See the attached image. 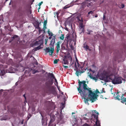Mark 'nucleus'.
Here are the masks:
<instances>
[{"mask_svg": "<svg viewBox=\"0 0 126 126\" xmlns=\"http://www.w3.org/2000/svg\"><path fill=\"white\" fill-rule=\"evenodd\" d=\"M82 96L84 99L85 103L87 102L88 103L89 99L92 102H94L97 99V96L98 95L92 92L91 88H88V90H86Z\"/></svg>", "mask_w": 126, "mask_h": 126, "instance_id": "obj_1", "label": "nucleus"}, {"mask_svg": "<svg viewBox=\"0 0 126 126\" xmlns=\"http://www.w3.org/2000/svg\"><path fill=\"white\" fill-rule=\"evenodd\" d=\"M78 81L79 86L78 88V90L81 96L84 94V93L86 91V90H88V88H87V86L86 84L85 81L83 80L82 81H80L79 79H78Z\"/></svg>", "mask_w": 126, "mask_h": 126, "instance_id": "obj_2", "label": "nucleus"}, {"mask_svg": "<svg viewBox=\"0 0 126 126\" xmlns=\"http://www.w3.org/2000/svg\"><path fill=\"white\" fill-rule=\"evenodd\" d=\"M93 113L91 115V120L94 122H95V125L96 126H100V124L98 119V112L96 110H94L93 112Z\"/></svg>", "mask_w": 126, "mask_h": 126, "instance_id": "obj_3", "label": "nucleus"}, {"mask_svg": "<svg viewBox=\"0 0 126 126\" xmlns=\"http://www.w3.org/2000/svg\"><path fill=\"white\" fill-rule=\"evenodd\" d=\"M112 77H113V78L110 77V79L112 80L111 82L113 84H118L122 83V78L121 77L115 76V75H112Z\"/></svg>", "mask_w": 126, "mask_h": 126, "instance_id": "obj_4", "label": "nucleus"}, {"mask_svg": "<svg viewBox=\"0 0 126 126\" xmlns=\"http://www.w3.org/2000/svg\"><path fill=\"white\" fill-rule=\"evenodd\" d=\"M44 50L45 51V55L47 54V53H49V55H52L54 52V48L52 47L51 49H50L49 47H46L45 49H44Z\"/></svg>", "mask_w": 126, "mask_h": 126, "instance_id": "obj_5", "label": "nucleus"}, {"mask_svg": "<svg viewBox=\"0 0 126 126\" xmlns=\"http://www.w3.org/2000/svg\"><path fill=\"white\" fill-rule=\"evenodd\" d=\"M42 41L41 40H39L38 41H36L35 43L34 44V45L35 46H38L39 45V46L38 47H37L35 48L33 50H34V51H36L40 49V46L42 44Z\"/></svg>", "mask_w": 126, "mask_h": 126, "instance_id": "obj_6", "label": "nucleus"}, {"mask_svg": "<svg viewBox=\"0 0 126 126\" xmlns=\"http://www.w3.org/2000/svg\"><path fill=\"white\" fill-rule=\"evenodd\" d=\"M19 39V36L17 35H15L12 37L10 40L9 41L10 42H12V41L15 40V42H17Z\"/></svg>", "mask_w": 126, "mask_h": 126, "instance_id": "obj_7", "label": "nucleus"}, {"mask_svg": "<svg viewBox=\"0 0 126 126\" xmlns=\"http://www.w3.org/2000/svg\"><path fill=\"white\" fill-rule=\"evenodd\" d=\"M52 83L53 82L52 81L51 82V84H50L49 82H46L45 83L46 88L48 91H51L53 88V87L51 86V85L52 84Z\"/></svg>", "mask_w": 126, "mask_h": 126, "instance_id": "obj_8", "label": "nucleus"}, {"mask_svg": "<svg viewBox=\"0 0 126 126\" xmlns=\"http://www.w3.org/2000/svg\"><path fill=\"white\" fill-rule=\"evenodd\" d=\"M17 12L20 16L25 14V11L24 10H23L22 8H19L17 10Z\"/></svg>", "mask_w": 126, "mask_h": 126, "instance_id": "obj_9", "label": "nucleus"}, {"mask_svg": "<svg viewBox=\"0 0 126 126\" xmlns=\"http://www.w3.org/2000/svg\"><path fill=\"white\" fill-rule=\"evenodd\" d=\"M124 94H122L121 98H120V100L121 102L123 104L125 103V104L126 105V97H124Z\"/></svg>", "mask_w": 126, "mask_h": 126, "instance_id": "obj_10", "label": "nucleus"}, {"mask_svg": "<svg viewBox=\"0 0 126 126\" xmlns=\"http://www.w3.org/2000/svg\"><path fill=\"white\" fill-rule=\"evenodd\" d=\"M36 69H34V68H32L31 70L32 71V73L33 74H34L36 73L39 72L41 71V70L39 69V68L38 67H36Z\"/></svg>", "mask_w": 126, "mask_h": 126, "instance_id": "obj_11", "label": "nucleus"}, {"mask_svg": "<svg viewBox=\"0 0 126 126\" xmlns=\"http://www.w3.org/2000/svg\"><path fill=\"white\" fill-rule=\"evenodd\" d=\"M61 43V42L60 41H59L57 43V46H56V52L57 53H58L59 52V50H60V44Z\"/></svg>", "mask_w": 126, "mask_h": 126, "instance_id": "obj_12", "label": "nucleus"}, {"mask_svg": "<svg viewBox=\"0 0 126 126\" xmlns=\"http://www.w3.org/2000/svg\"><path fill=\"white\" fill-rule=\"evenodd\" d=\"M105 75L102 74L99 75L98 74L97 75L96 77H98L100 79L103 80L104 79Z\"/></svg>", "mask_w": 126, "mask_h": 126, "instance_id": "obj_13", "label": "nucleus"}, {"mask_svg": "<svg viewBox=\"0 0 126 126\" xmlns=\"http://www.w3.org/2000/svg\"><path fill=\"white\" fill-rule=\"evenodd\" d=\"M67 57L66 56H64V58L63 59V63L64 64H67L68 63Z\"/></svg>", "mask_w": 126, "mask_h": 126, "instance_id": "obj_14", "label": "nucleus"}, {"mask_svg": "<svg viewBox=\"0 0 126 126\" xmlns=\"http://www.w3.org/2000/svg\"><path fill=\"white\" fill-rule=\"evenodd\" d=\"M110 77H111V76H105V77L104 78V79L103 80H104L105 82H108L109 81V78L110 79Z\"/></svg>", "mask_w": 126, "mask_h": 126, "instance_id": "obj_15", "label": "nucleus"}, {"mask_svg": "<svg viewBox=\"0 0 126 126\" xmlns=\"http://www.w3.org/2000/svg\"><path fill=\"white\" fill-rule=\"evenodd\" d=\"M56 36L55 35L53 36V38L51 41L50 44L51 45H53L55 42Z\"/></svg>", "mask_w": 126, "mask_h": 126, "instance_id": "obj_16", "label": "nucleus"}, {"mask_svg": "<svg viewBox=\"0 0 126 126\" xmlns=\"http://www.w3.org/2000/svg\"><path fill=\"white\" fill-rule=\"evenodd\" d=\"M80 64H78V66L79 67H80L81 69H82L84 67V63H83V62H80Z\"/></svg>", "mask_w": 126, "mask_h": 126, "instance_id": "obj_17", "label": "nucleus"}, {"mask_svg": "<svg viewBox=\"0 0 126 126\" xmlns=\"http://www.w3.org/2000/svg\"><path fill=\"white\" fill-rule=\"evenodd\" d=\"M89 76L90 78L92 79H93L94 80L95 82H96L97 81V79L96 78L93 76H92L90 73L88 75Z\"/></svg>", "mask_w": 126, "mask_h": 126, "instance_id": "obj_18", "label": "nucleus"}, {"mask_svg": "<svg viewBox=\"0 0 126 126\" xmlns=\"http://www.w3.org/2000/svg\"><path fill=\"white\" fill-rule=\"evenodd\" d=\"M79 28L80 30H81V29L82 28H84V26L83 25V22H81L79 23Z\"/></svg>", "mask_w": 126, "mask_h": 126, "instance_id": "obj_19", "label": "nucleus"}, {"mask_svg": "<svg viewBox=\"0 0 126 126\" xmlns=\"http://www.w3.org/2000/svg\"><path fill=\"white\" fill-rule=\"evenodd\" d=\"M119 93L117 92L116 94L117 95L115 97V98L117 99L118 100H120V98H119L120 97V95L118 94Z\"/></svg>", "mask_w": 126, "mask_h": 126, "instance_id": "obj_20", "label": "nucleus"}, {"mask_svg": "<svg viewBox=\"0 0 126 126\" xmlns=\"http://www.w3.org/2000/svg\"><path fill=\"white\" fill-rule=\"evenodd\" d=\"M50 118L51 119L50 120V121H49V123L50 124L53 122L55 120V119L54 117H50Z\"/></svg>", "mask_w": 126, "mask_h": 126, "instance_id": "obj_21", "label": "nucleus"}, {"mask_svg": "<svg viewBox=\"0 0 126 126\" xmlns=\"http://www.w3.org/2000/svg\"><path fill=\"white\" fill-rule=\"evenodd\" d=\"M79 31H81V32H80L79 33L80 34H81L82 33H83L84 32V28H82V29H81V30H80L79 29Z\"/></svg>", "mask_w": 126, "mask_h": 126, "instance_id": "obj_22", "label": "nucleus"}, {"mask_svg": "<svg viewBox=\"0 0 126 126\" xmlns=\"http://www.w3.org/2000/svg\"><path fill=\"white\" fill-rule=\"evenodd\" d=\"M49 74L51 78H52L53 79H54L55 78L54 75L53 73H49Z\"/></svg>", "mask_w": 126, "mask_h": 126, "instance_id": "obj_23", "label": "nucleus"}, {"mask_svg": "<svg viewBox=\"0 0 126 126\" xmlns=\"http://www.w3.org/2000/svg\"><path fill=\"white\" fill-rule=\"evenodd\" d=\"M80 72L78 71L77 69L75 74L77 76H79V75H80Z\"/></svg>", "mask_w": 126, "mask_h": 126, "instance_id": "obj_24", "label": "nucleus"}, {"mask_svg": "<svg viewBox=\"0 0 126 126\" xmlns=\"http://www.w3.org/2000/svg\"><path fill=\"white\" fill-rule=\"evenodd\" d=\"M0 73H1V74H3V76L5 74V71L4 70H0Z\"/></svg>", "mask_w": 126, "mask_h": 126, "instance_id": "obj_25", "label": "nucleus"}, {"mask_svg": "<svg viewBox=\"0 0 126 126\" xmlns=\"http://www.w3.org/2000/svg\"><path fill=\"white\" fill-rule=\"evenodd\" d=\"M87 31L88 32L87 33L88 34H91L90 33L93 32V31L89 29H87Z\"/></svg>", "mask_w": 126, "mask_h": 126, "instance_id": "obj_26", "label": "nucleus"}, {"mask_svg": "<svg viewBox=\"0 0 126 126\" xmlns=\"http://www.w3.org/2000/svg\"><path fill=\"white\" fill-rule=\"evenodd\" d=\"M88 67H87L86 68H84L83 69L84 71H80V74L81 75L82 73H83L85 72V71H86Z\"/></svg>", "mask_w": 126, "mask_h": 126, "instance_id": "obj_27", "label": "nucleus"}, {"mask_svg": "<svg viewBox=\"0 0 126 126\" xmlns=\"http://www.w3.org/2000/svg\"><path fill=\"white\" fill-rule=\"evenodd\" d=\"M47 20H45V21L44 22L43 25H44V29H45H45L46 28V24H47Z\"/></svg>", "mask_w": 126, "mask_h": 126, "instance_id": "obj_28", "label": "nucleus"}, {"mask_svg": "<svg viewBox=\"0 0 126 126\" xmlns=\"http://www.w3.org/2000/svg\"><path fill=\"white\" fill-rule=\"evenodd\" d=\"M84 48H85V49L86 50L87 49H88L89 50H90V49H89V46L87 45H86V46H84Z\"/></svg>", "mask_w": 126, "mask_h": 126, "instance_id": "obj_29", "label": "nucleus"}, {"mask_svg": "<svg viewBox=\"0 0 126 126\" xmlns=\"http://www.w3.org/2000/svg\"><path fill=\"white\" fill-rule=\"evenodd\" d=\"M58 61H59V59L55 60L54 61V64L57 63Z\"/></svg>", "mask_w": 126, "mask_h": 126, "instance_id": "obj_30", "label": "nucleus"}, {"mask_svg": "<svg viewBox=\"0 0 126 126\" xmlns=\"http://www.w3.org/2000/svg\"><path fill=\"white\" fill-rule=\"evenodd\" d=\"M60 38L61 39L63 40L64 38V35L63 34H62L61 36L60 37Z\"/></svg>", "mask_w": 126, "mask_h": 126, "instance_id": "obj_31", "label": "nucleus"}, {"mask_svg": "<svg viewBox=\"0 0 126 126\" xmlns=\"http://www.w3.org/2000/svg\"><path fill=\"white\" fill-rule=\"evenodd\" d=\"M55 80V85L56 86H57L58 85V82H57V80L55 78L54 79Z\"/></svg>", "mask_w": 126, "mask_h": 126, "instance_id": "obj_32", "label": "nucleus"}, {"mask_svg": "<svg viewBox=\"0 0 126 126\" xmlns=\"http://www.w3.org/2000/svg\"><path fill=\"white\" fill-rule=\"evenodd\" d=\"M48 34H49V35H50L51 36H52L53 35V34L51 32H50L49 31L48 32Z\"/></svg>", "mask_w": 126, "mask_h": 126, "instance_id": "obj_33", "label": "nucleus"}, {"mask_svg": "<svg viewBox=\"0 0 126 126\" xmlns=\"http://www.w3.org/2000/svg\"><path fill=\"white\" fill-rule=\"evenodd\" d=\"M70 6V5L69 6V5H67L65 6L64 8V9H66L67 8H69Z\"/></svg>", "mask_w": 126, "mask_h": 126, "instance_id": "obj_34", "label": "nucleus"}, {"mask_svg": "<svg viewBox=\"0 0 126 126\" xmlns=\"http://www.w3.org/2000/svg\"><path fill=\"white\" fill-rule=\"evenodd\" d=\"M120 6L121 7L120 8H123L125 6V5L124 4H122L121 5H120Z\"/></svg>", "mask_w": 126, "mask_h": 126, "instance_id": "obj_35", "label": "nucleus"}, {"mask_svg": "<svg viewBox=\"0 0 126 126\" xmlns=\"http://www.w3.org/2000/svg\"><path fill=\"white\" fill-rule=\"evenodd\" d=\"M93 13V11H91L88 13V14L89 15L90 14H92Z\"/></svg>", "mask_w": 126, "mask_h": 126, "instance_id": "obj_36", "label": "nucleus"}, {"mask_svg": "<svg viewBox=\"0 0 126 126\" xmlns=\"http://www.w3.org/2000/svg\"><path fill=\"white\" fill-rule=\"evenodd\" d=\"M104 88H103L102 90L101 91L100 93H105V92L104 91Z\"/></svg>", "mask_w": 126, "mask_h": 126, "instance_id": "obj_37", "label": "nucleus"}, {"mask_svg": "<svg viewBox=\"0 0 126 126\" xmlns=\"http://www.w3.org/2000/svg\"><path fill=\"white\" fill-rule=\"evenodd\" d=\"M79 0H76V1H72V2L71 3V4H72V3H75L76 2H78Z\"/></svg>", "mask_w": 126, "mask_h": 126, "instance_id": "obj_38", "label": "nucleus"}, {"mask_svg": "<svg viewBox=\"0 0 126 126\" xmlns=\"http://www.w3.org/2000/svg\"><path fill=\"white\" fill-rule=\"evenodd\" d=\"M96 93H95L96 94H97V93H100L98 90L97 89H96Z\"/></svg>", "mask_w": 126, "mask_h": 126, "instance_id": "obj_39", "label": "nucleus"}, {"mask_svg": "<svg viewBox=\"0 0 126 126\" xmlns=\"http://www.w3.org/2000/svg\"><path fill=\"white\" fill-rule=\"evenodd\" d=\"M75 67L76 69H78V68L77 67V65H76V62H75Z\"/></svg>", "mask_w": 126, "mask_h": 126, "instance_id": "obj_40", "label": "nucleus"}, {"mask_svg": "<svg viewBox=\"0 0 126 126\" xmlns=\"http://www.w3.org/2000/svg\"><path fill=\"white\" fill-rule=\"evenodd\" d=\"M82 126H89V125L86 123L83 125Z\"/></svg>", "mask_w": 126, "mask_h": 126, "instance_id": "obj_41", "label": "nucleus"}, {"mask_svg": "<svg viewBox=\"0 0 126 126\" xmlns=\"http://www.w3.org/2000/svg\"><path fill=\"white\" fill-rule=\"evenodd\" d=\"M43 3V1H41V2H40L39 4L38 5L39 6H40Z\"/></svg>", "mask_w": 126, "mask_h": 126, "instance_id": "obj_42", "label": "nucleus"}, {"mask_svg": "<svg viewBox=\"0 0 126 126\" xmlns=\"http://www.w3.org/2000/svg\"><path fill=\"white\" fill-rule=\"evenodd\" d=\"M76 61L77 62V63L78 65V64H79V63H78V60L77 59V58L76 57Z\"/></svg>", "mask_w": 126, "mask_h": 126, "instance_id": "obj_43", "label": "nucleus"}, {"mask_svg": "<svg viewBox=\"0 0 126 126\" xmlns=\"http://www.w3.org/2000/svg\"><path fill=\"white\" fill-rule=\"evenodd\" d=\"M69 37H69V35H67V36H66V37H65V38L66 39L68 40V39H69Z\"/></svg>", "mask_w": 126, "mask_h": 126, "instance_id": "obj_44", "label": "nucleus"}, {"mask_svg": "<svg viewBox=\"0 0 126 126\" xmlns=\"http://www.w3.org/2000/svg\"><path fill=\"white\" fill-rule=\"evenodd\" d=\"M1 27V25H0V34H1V33L2 32V31H1V29L0 28Z\"/></svg>", "mask_w": 126, "mask_h": 126, "instance_id": "obj_45", "label": "nucleus"}, {"mask_svg": "<svg viewBox=\"0 0 126 126\" xmlns=\"http://www.w3.org/2000/svg\"><path fill=\"white\" fill-rule=\"evenodd\" d=\"M82 18H81V20H80V19H78V20L79 21H80L81 22H83V20H82Z\"/></svg>", "mask_w": 126, "mask_h": 126, "instance_id": "obj_46", "label": "nucleus"}, {"mask_svg": "<svg viewBox=\"0 0 126 126\" xmlns=\"http://www.w3.org/2000/svg\"><path fill=\"white\" fill-rule=\"evenodd\" d=\"M63 66L66 69L68 68V66H65V65H63Z\"/></svg>", "mask_w": 126, "mask_h": 126, "instance_id": "obj_47", "label": "nucleus"}, {"mask_svg": "<svg viewBox=\"0 0 126 126\" xmlns=\"http://www.w3.org/2000/svg\"><path fill=\"white\" fill-rule=\"evenodd\" d=\"M106 16L105 15H104L103 16V20H104L105 19V18Z\"/></svg>", "mask_w": 126, "mask_h": 126, "instance_id": "obj_48", "label": "nucleus"}, {"mask_svg": "<svg viewBox=\"0 0 126 126\" xmlns=\"http://www.w3.org/2000/svg\"><path fill=\"white\" fill-rule=\"evenodd\" d=\"M23 96L24 97L25 99V100H26V98L25 96V94H24L23 95Z\"/></svg>", "mask_w": 126, "mask_h": 126, "instance_id": "obj_49", "label": "nucleus"}, {"mask_svg": "<svg viewBox=\"0 0 126 126\" xmlns=\"http://www.w3.org/2000/svg\"><path fill=\"white\" fill-rule=\"evenodd\" d=\"M3 91V89H1L0 90V92H2Z\"/></svg>", "mask_w": 126, "mask_h": 126, "instance_id": "obj_50", "label": "nucleus"}, {"mask_svg": "<svg viewBox=\"0 0 126 126\" xmlns=\"http://www.w3.org/2000/svg\"><path fill=\"white\" fill-rule=\"evenodd\" d=\"M12 1V0H11L10 2L9 3V5H10L11 4V1Z\"/></svg>", "mask_w": 126, "mask_h": 126, "instance_id": "obj_51", "label": "nucleus"}, {"mask_svg": "<svg viewBox=\"0 0 126 126\" xmlns=\"http://www.w3.org/2000/svg\"><path fill=\"white\" fill-rule=\"evenodd\" d=\"M35 64L36 65H38V63L37 62H36L35 63Z\"/></svg>", "mask_w": 126, "mask_h": 126, "instance_id": "obj_52", "label": "nucleus"}, {"mask_svg": "<svg viewBox=\"0 0 126 126\" xmlns=\"http://www.w3.org/2000/svg\"><path fill=\"white\" fill-rule=\"evenodd\" d=\"M98 16V15H96L95 16V17H97Z\"/></svg>", "mask_w": 126, "mask_h": 126, "instance_id": "obj_53", "label": "nucleus"}, {"mask_svg": "<svg viewBox=\"0 0 126 126\" xmlns=\"http://www.w3.org/2000/svg\"><path fill=\"white\" fill-rule=\"evenodd\" d=\"M51 36L49 37V39H51Z\"/></svg>", "mask_w": 126, "mask_h": 126, "instance_id": "obj_54", "label": "nucleus"}, {"mask_svg": "<svg viewBox=\"0 0 126 126\" xmlns=\"http://www.w3.org/2000/svg\"><path fill=\"white\" fill-rule=\"evenodd\" d=\"M39 22H38V27H39Z\"/></svg>", "mask_w": 126, "mask_h": 126, "instance_id": "obj_55", "label": "nucleus"}, {"mask_svg": "<svg viewBox=\"0 0 126 126\" xmlns=\"http://www.w3.org/2000/svg\"><path fill=\"white\" fill-rule=\"evenodd\" d=\"M61 47L62 48H63V47H64V46H63L62 45H61Z\"/></svg>", "mask_w": 126, "mask_h": 126, "instance_id": "obj_56", "label": "nucleus"}, {"mask_svg": "<svg viewBox=\"0 0 126 126\" xmlns=\"http://www.w3.org/2000/svg\"><path fill=\"white\" fill-rule=\"evenodd\" d=\"M23 124V123L22 121L21 122V124Z\"/></svg>", "mask_w": 126, "mask_h": 126, "instance_id": "obj_57", "label": "nucleus"}, {"mask_svg": "<svg viewBox=\"0 0 126 126\" xmlns=\"http://www.w3.org/2000/svg\"><path fill=\"white\" fill-rule=\"evenodd\" d=\"M39 6V8H38V9H39L40 8V6Z\"/></svg>", "mask_w": 126, "mask_h": 126, "instance_id": "obj_58", "label": "nucleus"}, {"mask_svg": "<svg viewBox=\"0 0 126 126\" xmlns=\"http://www.w3.org/2000/svg\"><path fill=\"white\" fill-rule=\"evenodd\" d=\"M17 82L16 83V85H17Z\"/></svg>", "mask_w": 126, "mask_h": 126, "instance_id": "obj_59", "label": "nucleus"}, {"mask_svg": "<svg viewBox=\"0 0 126 126\" xmlns=\"http://www.w3.org/2000/svg\"><path fill=\"white\" fill-rule=\"evenodd\" d=\"M8 0H5V2H6L8 1Z\"/></svg>", "mask_w": 126, "mask_h": 126, "instance_id": "obj_60", "label": "nucleus"}, {"mask_svg": "<svg viewBox=\"0 0 126 126\" xmlns=\"http://www.w3.org/2000/svg\"><path fill=\"white\" fill-rule=\"evenodd\" d=\"M47 43V42H46H46L45 43V44H46Z\"/></svg>", "mask_w": 126, "mask_h": 126, "instance_id": "obj_61", "label": "nucleus"}, {"mask_svg": "<svg viewBox=\"0 0 126 126\" xmlns=\"http://www.w3.org/2000/svg\"><path fill=\"white\" fill-rule=\"evenodd\" d=\"M74 113H74V112H73V113H72V114H74Z\"/></svg>", "mask_w": 126, "mask_h": 126, "instance_id": "obj_62", "label": "nucleus"}, {"mask_svg": "<svg viewBox=\"0 0 126 126\" xmlns=\"http://www.w3.org/2000/svg\"><path fill=\"white\" fill-rule=\"evenodd\" d=\"M41 116H42V117H43V116L42 115V114H41Z\"/></svg>", "mask_w": 126, "mask_h": 126, "instance_id": "obj_63", "label": "nucleus"}, {"mask_svg": "<svg viewBox=\"0 0 126 126\" xmlns=\"http://www.w3.org/2000/svg\"><path fill=\"white\" fill-rule=\"evenodd\" d=\"M62 94H63V93L62 92Z\"/></svg>", "mask_w": 126, "mask_h": 126, "instance_id": "obj_64", "label": "nucleus"}]
</instances>
